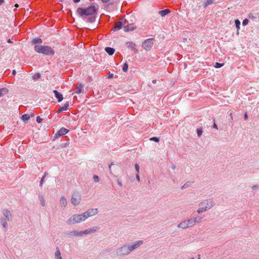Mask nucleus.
<instances>
[{"label":"nucleus","instance_id":"ea45409f","mask_svg":"<svg viewBox=\"0 0 259 259\" xmlns=\"http://www.w3.org/2000/svg\"><path fill=\"white\" fill-rule=\"evenodd\" d=\"M135 169H136V170L137 171V172L138 174L139 173V169H140V167H139V165L138 163H136L135 164Z\"/></svg>","mask_w":259,"mask_h":259},{"label":"nucleus","instance_id":"5fc2aeb1","mask_svg":"<svg viewBox=\"0 0 259 259\" xmlns=\"http://www.w3.org/2000/svg\"><path fill=\"white\" fill-rule=\"evenodd\" d=\"M247 118H248V117H247V114H245V115H244V119H245V120H247Z\"/></svg>","mask_w":259,"mask_h":259},{"label":"nucleus","instance_id":"2f4dec72","mask_svg":"<svg viewBox=\"0 0 259 259\" xmlns=\"http://www.w3.org/2000/svg\"><path fill=\"white\" fill-rule=\"evenodd\" d=\"M48 175V172H46L44 175V176L42 177V178L41 179V180L40 181V184H39V185L40 187L42 186L44 182V180H45V178H46V177Z\"/></svg>","mask_w":259,"mask_h":259},{"label":"nucleus","instance_id":"a878e982","mask_svg":"<svg viewBox=\"0 0 259 259\" xmlns=\"http://www.w3.org/2000/svg\"><path fill=\"white\" fill-rule=\"evenodd\" d=\"M32 42L33 44H41L42 42V40L40 38L36 37L32 39Z\"/></svg>","mask_w":259,"mask_h":259},{"label":"nucleus","instance_id":"a18cd8bd","mask_svg":"<svg viewBox=\"0 0 259 259\" xmlns=\"http://www.w3.org/2000/svg\"><path fill=\"white\" fill-rule=\"evenodd\" d=\"M113 165V163L112 162L109 165V170H110V173L111 174V175H113L112 174V172L111 171V166Z\"/></svg>","mask_w":259,"mask_h":259},{"label":"nucleus","instance_id":"a19ab883","mask_svg":"<svg viewBox=\"0 0 259 259\" xmlns=\"http://www.w3.org/2000/svg\"><path fill=\"white\" fill-rule=\"evenodd\" d=\"M248 22H249V21L247 19H245L243 20V21L242 22V25L243 26H245L248 23Z\"/></svg>","mask_w":259,"mask_h":259},{"label":"nucleus","instance_id":"dca6fc26","mask_svg":"<svg viewBox=\"0 0 259 259\" xmlns=\"http://www.w3.org/2000/svg\"><path fill=\"white\" fill-rule=\"evenodd\" d=\"M59 203L60 206L62 208L64 209L66 207L67 204V202L66 198L64 196H62L61 197Z\"/></svg>","mask_w":259,"mask_h":259},{"label":"nucleus","instance_id":"b1692460","mask_svg":"<svg viewBox=\"0 0 259 259\" xmlns=\"http://www.w3.org/2000/svg\"><path fill=\"white\" fill-rule=\"evenodd\" d=\"M55 259H62L59 248H57L56 249V251L55 253Z\"/></svg>","mask_w":259,"mask_h":259},{"label":"nucleus","instance_id":"412c9836","mask_svg":"<svg viewBox=\"0 0 259 259\" xmlns=\"http://www.w3.org/2000/svg\"><path fill=\"white\" fill-rule=\"evenodd\" d=\"M82 88H83V85L81 83L78 84L75 89V91L74 92V93L77 94L81 93L82 92Z\"/></svg>","mask_w":259,"mask_h":259},{"label":"nucleus","instance_id":"de8ad7c7","mask_svg":"<svg viewBox=\"0 0 259 259\" xmlns=\"http://www.w3.org/2000/svg\"><path fill=\"white\" fill-rule=\"evenodd\" d=\"M188 185H187V184H185L184 185H183V186H182L181 189H185L187 187H188Z\"/></svg>","mask_w":259,"mask_h":259},{"label":"nucleus","instance_id":"c756f323","mask_svg":"<svg viewBox=\"0 0 259 259\" xmlns=\"http://www.w3.org/2000/svg\"><path fill=\"white\" fill-rule=\"evenodd\" d=\"M39 199L40 201L41 206H44L45 205V201L41 195H39Z\"/></svg>","mask_w":259,"mask_h":259},{"label":"nucleus","instance_id":"c03bdc74","mask_svg":"<svg viewBox=\"0 0 259 259\" xmlns=\"http://www.w3.org/2000/svg\"><path fill=\"white\" fill-rule=\"evenodd\" d=\"M68 144V143H66L65 144H62L60 145V148H62L65 147L66 146V145Z\"/></svg>","mask_w":259,"mask_h":259},{"label":"nucleus","instance_id":"37998d69","mask_svg":"<svg viewBox=\"0 0 259 259\" xmlns=\"http://www.w3.org/2000/svg\"><path fill=\"white\" fill-rule=\"evenodd\" d=\"M113 77V74L112 73H109L108 74H107V77L109 79H111V78H112Z\"/></svg>","mask_w":259,"mask_h":259},{"label":"nucleus","instance_id":"58836bf2","mask_svg":"<svg viewBox=\"0 0 259 259\" xmlns=\"http://www.w3.org/2000/svg\"><path fill=\"white\" fill-rule=\"evenodd\" d=\"M93 179L95 182H99V178L97 175H94L93 177Z\"/></svg>","mask_w":259,"mask_h":259},{"label":"nucleus","instance_id":"0eeeda50","mask_svg":"<svg viewBox=\"0 0 259 259\" xmlns=\"http://www.w3.org/2000/svg\"><path fill=\"white\" fill-rule=\"evenodd\" d=\"M193 226H194V225H193L191 219H190L185 220V221L181 222L180 223H179L177 227L180 229H186L187 228L192 227Z\"/></svg>","mask_w":259,"mask_h":259},{"label":"nucleus","instance_id":"f3484780","mask_svg":"<svg viewBox=\"0 0 259 259\" xmlns=\"http://www.w3.org/2000/svg\"><path fill=\"white\" fill-rule=\"evenodd\" d=\"M123 30L125 32H127L131 30H134L136 28V26H134L133 24H127L126 25H124Z\"/></svg>","mask_w":259,"mask_h":259},{"label":"nucleus","instance_id":"4d7b16f0","mask_svg":"<svg viewBox=\"0 0 259 259\" xmlns=\"http://www.w3.org/2000/svg\"><path fill=\"white\" fill-rule=\"evenodd\" d=\"M7 42L8 43H12V41H11V40L10 39H9L7 41Z\"/></svg>","mask_w":259,"mask_h":259},{"label":"nucleus","instance_id":"2eb2a0df","mask_svg":"<svg viewBox=\"0 0 259 259\" xmlns=\"http://www.w3.org/2000/svg\"><path fill=\"white\" fill-rule=\"evenodd\" d=\"M98 230H99V228L98 227L94 226L91 228H89V229H85V230H84L83 231L84 233H83L84 235H87L88 234L96 233V232L98 231Z\"/></svg>","mask_w":259,"mask_h":259},{"label":"nucleus","instance_id":"052dcab7","mask_svg":"<svg viewBox=\"0 0 259 259\" xmlns=\"http://www.w3.org/2000/svg\"><path fill=\"white\" fill-rule=\"evenodd\" d=\"M15 7L17 8V7H18V6H18V4H16V5H15Z\"/></svg>","mask_w":259,"mask_h":259},{"label":"nucleus","instance_id":"4c0bfd02","mask_svg":"<svg viewBox=\"0 0 259 259\" xmlns=\"http://www.w3.org/2000/svg\"><path fill=\"white\" fill-rule=\"evenodd\" d=\"M197 136L199 137H200L202 135V129H198L197 131Z\"/></svg>","mask_w":259,"mask_h":259},{"label":"nucleus","instance_id":"603ef678","mask_svg":"<svg viewBox=\"0 0 259 259\" xmlns=\"http://www.w3.org/2000/svg\"><path fill=\"white\" fill-rule=\"evenodd\" d=\"M80 0H73L74 3H78L80 2Z\"/></svg>","mask_w":259,"mask_h":259},{"label":"nucleus","instance_id":"09e8293b","mask_svg":"<svg viewBox=\"0 0 259 259\" xmlns=\"http://www.w3.org/2000/svg\"><path fill=\"white\" fill-rule=\"evenodd\" d=\"M190 259H196L195 257H191ZM196 259H201V256H200V254H198L197 255V258Z\"/></svg>","mask_w":259,"mask_h":259},{"label":"nucleus","instance_id":"79ce46f5","mask_svg":"<svg viewBox=\"0 0 259 259\" xmlns=\"http://www.w3.org/2000/svg\"><path fill=\"white\" fill-rule=\"evenodd\" d=\"M42 119L41 118H40V116H37L36 117V121L37 123H40L42 122Z\"/></svg>","mask_w":259,"mask_h":259},{"label":"nucleus","instance_id":"c85d7f7f","mask_svg":"<svg viewBox=\"0 0 259 259\" xmlns=\"http://www.w3.org/2000/svg\"><path fill=\"white\" fill-rule=\"evenodd\" d=\"M30 118V116L28 114H24L22 115L21 119L24 121L28 120Z\"/></svg>","mask_w":259,"mask_h":259},{"label":"nucleus","instance_id":"f704fd0d","mask_svg":"<svg viewBox=\"0 0 259 259\" xmlns=\"http://www.w3.org/2000/svg\"><path fill=\"white\" fill-rule=\"evenodd\" d=\"M40 77V74L39 73H36L33 76V79L34 80H37Z\"/></svg>","mask_w":259,"mask_h":259},{"label":"nucleus","instance_id":"9d476101","mask_svg":"<svg viewBox=\"0 0 259 259\" xmlns=\"http://www.w3.org/2000/svg\"><path fill=\"white\" fill-rule=\"evenodd\" d=\"M69 132V130L64 128V127H61L58 132L55 135L53 141L56 140L58 139L59 137L64 135L66 134H67Z\"/></svg>","mask_w":259,"mask_h":259},{"label":"nucleus","instance_id":"cd10ccee","mask_svg":"<svg viewBox=\"0 0 259 259\" xmlns=\"http://www.w3.org/2000/svg\"><path fill=\"white\" fill-rule=\"evenodd\" d=\"M235 23L236 25V27L237 29V34H239V29H240V22L238 19H236L235 20Z\"/></svg>","mask_w":259,"mask_h":259},{"label":"nucleus","instance_id":"4be33fe9","mask_svg":"<svg viewBox=\"0 0 259 259\" xmlns=\"http://www.w3.org/2000/svg\"><path fill=\"white\" fill-rule=\"evenodd\" d=\"M105 50L109 55H112L115 52V49L111 47H106Z\"/></svg>","mask_w":259,"mask_h":259},{"label":"nucleus","instance_id":"9b49d317","mask_svg":"<svg viewBox=\"0 0 259 259\" xmlns=\"http://www.w3.org/2000/svg\"><path fill=\"white\" fill-rule=\"evenodd\" d=\"M83 231H79V230H73L70 231L67 233V235L69 237L71 236H76V237H82L84 236Z\"/></svg>","mask_w":259,"mask_h":259},{"label":"nucleus","instance_id":"aec40b11","mask_svg":"<svg viewBox=\"0 0 259 259\" xmlns=\"http://www.w3.org/2000/svg\"><path fill=\"white\" fill-rule=\"evenodd\" d=\"M202 219V217H201L200 216H197L196 217H194L193 218H191L190 219H191L193 225L194 226L196 223H201Z\"/></svg>","mask_w":259,"mask_h":259},{"label":"nucleus","instance_id":"bf43d9fd","mask_svg":"<svg viewBox=\"0 0 259 259\" xmlns=\"http://www.w3.org/2000/svg\"><path fill=\"white\" fill-rule=\"evenodd\" d=\"M156 81L155 80H152V82H153V83H156Z\"/></svg>","mask_w":259,"mask_h":259},{"label":"nucleus","instance_id":"6e6552de","mask_svg":"<svg viewBox=\"0 0 259 259\" xmlns=\"http://www.w3.org/2000/svg\"><path fill=\"white\" fill-rule=\"evenodd\" d=\"M153 45V39L148 38L146 39L142 44L143 48L146 51H149Z\"/></svg>","mask_w":259,"mask_h":259},{"label":"nucleus","instance_id":"49530a36","mask_svg":"<svg viewBox=\"0 0 259 259\" xmlns=\"http://www.w3.org/2000/svg\"><path fill=\"white\" fill-rule=\"evenodd\" d=\"M136 177L137 180L138 182H140V176L139 175V174L137 173Z\"/></svg>","mask_w":259,"mask_h":259},{"label":"nucleus","instance_id":"6ab92c4d","mask_svg":"<svg viewBox=\"0 0 259 259\" xmlns=\"http://www.w3.org/2000/svg\"><path fill=\"white\" fill-rule=\"evenodd\" d=\"M69 106V102H67L65 103L64 106H61L60 107V108L57 111V113L58 114H59L61 112H62L64 111H66L68 107Z\"/></svg>","mask_w":259,"mask_h":259},{"label":"nucleus","instance_id":"7c9ffc66","mask_svg":"<svg viewBox=\"0 0 259 259\" xmlns=\"http://www.w3.org/2000/svg\"><path fill=\"white\" fill-rule=\"evenodd\" d=\"M214 1L215 0H207L204 4V6L206 7L208 5L213 4L214 3Z\"/></svg>","mask_w":259,"mask_h":259},{"label":"nucleus","instance_id":"7ed1b4c3","mask_svg":"<svg viewBox=\"0 0 259 259\" xmlns=\"http://www.w3.org/2000/svg\"><path fill=\"white\" fill-rule=\"evenodd\" d=\"M215 205V202L212 199L204 200L199 203V208L197 210L198 214L210 209Z\"/></svg>","mask_w":259,"mask_h":259},{"label":"nucleus","instance_id":"e2e57ef3","mask_svg":"<svg viewBox=\"0 0 259 259\" xmlns=\"http://www.w3.org/2000/svg\"><path fill=\"white\" fill-rule=\"evenodd\" d=\"M230 116L232 117V114L231 113L230 114Z\"/></svg>","mask_w":259,"mask_h":259},{"label":"nucleus","instance_id":"a211bd4d","mask_svg":"<svg viewBox=\"0 0 259 259\" xmlns=\"http://www.w3.org/2000/svg\"><path fill=\"white\" fill-rule=\"evenodd\" d=\"M53 93L55 94V97L58 99L59 102H61L63 99V95L58 92L57 90H54Z\"/></svg>","mask_w":259,"mask_h":259},{"label":"nucleus","instance_id":"f8f14e48","mask_svg":"<svg viewBox=\"0 0 259 259\" xmlns=\"http://www.w3.org/2000/svg\"><path fill=\"white\" fill-rule=\"evenodd\" d=\"M125 22L126 20L123 19H122L120 21L116 22L113 30L116 31L120 29L125 24Z\"/></svg>","mask_w":259,"mask_h":259},{"label":"nucleus","instance_id":"5701e85b","mask_svg":"<svg viewBox=\"0 0 259 259\" xmlns=\"http://www.w3.org/2000/svg\"><path fill=\"white\" fill-rule=\"evenodd\" d=\"M7 220L5 219L4 218H1V222L2 226L3 227L6 229L7 231L8 230V224L7 223Z\"/></svg>","mask_w":259,"mask_h":259},{"label":"nucleus","instance_id":"393cba45","mask_svg":"<svg viewBox=\"0 0 259 259\" xmlns=\"http://www.w3.org/2000/svg\"><path fill=\"white\" fill-rule=\"evenodd\" d=\"M158 13L162 17H164L166 16L167 14L169 13L170 11L168 9H165L164 10L159 11Z\"/></svg>","mask_w":259,"mask_h":259},{"label":"nucleus","instance_id":"864d4df0","mask_svg":"<svg viewBox=\"0 0 259 259\" xmlns=\"http://www.w3.org/2000/svg\"><path fill=\"white\" fill-rule=\"evenodd\" d=\"M16 74V71L15 70H13V71H12V74L13 75H15V74Z\"/></svg>","mask_w":259,"mask_h":259},{"label":"nucleus","instance_id":"bb28decb","mask_svg":"<svg viewBox=\"0 0 259 259\" xmlns=\"http://www.w3.org/2000/svg\"><path fill=\"white\" fill-rule=\"evenodd\" d=\"M8 90L7 88H4L0 89V97L7 94Z\"/></svg>","mask_w":259,"mask_h":259},{"label":"nucleus","instance_id":"72a5a7b5","mask_svg":"<svg viewBox=\"0 0 259 259\" xmlns=\"http://www.w3.org/2000/svg\"><path fill=\"white\" fill-rule=\"evenodd\" d=\"M224 65V63H220L218 62H216L214 66L215 68H220V67H222Z\"/></svg>","mask_w":259,"mask_h":259},{"label":"nucleus","instance_id":"3c124183","mask_svg":"<svg viewBox=\"0 0 259 259\" xmlns=\"http://www.w3.org/2000/svg\"><path fill=\"white\" fill-rule=\"evenodd\" d=\"M117 182L118 184V185L120 187H122V183H121V182L120 181H119L118 180L117 181Z\"/></svg>","mask_w":259,"mask_h":259},{"label":"nucleus","instance_id":"1a4fd4ad","mask_svg":"<svg viewBox=\"0 0 259 259\" xmlns=\"http://www.w3.org/2000/svg\"><path fill=\"white\" fill-rule=\"evenodd\" d=\"M98 212L97 208H90L87 211L83 213L85 220L89 217L96 215Z\"/></svg>","mask_w":259,"mask_h":259},{"label":"nucleus","instance_id":"20e7f679","mask_svg":"<svg viewBox=\"0 0 259 259\" xmlns=\"http://www.w3.org/2000/svg\"><path fill=\"white\" fill-rule=\"evenodd\" d=\"M34 49L37 53L45 55L53 56L55 54L54 50L50 46L35 45Z\"/></svg>","mask_w":259,"mask_h":259},{"label":"nucleus","instance_id":"680f3d73","mask_svg":"<svg viewBox=\"0 0 259 259\" xmlns=\"http://www.w3.org/2000/svg\"><path fill=\"white\" fill-rule=\"evenodd\" d=\"M60 2H63L64 0H59Z\"/></svg>","mask_w":259,"mask_h":259},{"label":"nucleus","instance_id":"f03ea898","mask_svg":"<svg viewBox=\"0 0 259 259\" xmlns=\"http://www.w3.org/2000/svg\"><path fill=\"white\" fill-rule=\"evenodd\" d=\"M143 244V240H138L132 243H125L116 248L115 255L117 256H125L131 252L138 248Z\"/></svg>","mask_w":259,"mask_h":259},{"label":"nucleus","instance_id":"8fccbe9b","mask_svg":"<svg viewBox=\"0 0 259 259\" xmlns=\"http://www.w3.org/2000/svg\"><path fill=\"white\" fill-rule=\"evenodd\" d=\"M213 127L218 130V126H217V124L215 123V122H213Z\"/></svg>","mask_w":259,"mask_h":259},{"label":"nucleus","instance_id":"13d9d810","mask_svg":"<svg viewBox=\"0 0 259 259\" xmlns=\"http://www.w3.org/2000/svg\"><path fill=\"white\" fill-rule=\"evenodd\" d=\"M171 168L173 169H175L176 168V166L175 165H172L171 166Z\"/></svg>","mask_w":259,"mask_h":259},{"label":"nucleus","instance_id":"c9c22d12","mask_svg":"<svg viewBox=\"0 0 259 259\" xmlns=\"http://www.w3.org/2000/svg\"><path fill=\"white\" fill-rule=\"evenodd\" d=\"M150 141H153L156 142H158L159 141V139L158 137H154L150 139Z\"/></svg>","mask_w":259,"mask_h":259},{"label":"nucleus","instance_id":"f257e3e1","mask_svg":"<svg viewBox=\"0 0 259 259\" xmlns=\"http://www.w3.org/2000/svg\"><path fill=\"white\" fill-rule=\"evenodd\" d=\"M98 8L91 5L87 8L79 7L76 9V14L87 23H92L96 21Z\"/></svg>","mask_w":259,"mask_h":259},{"label":"nucleus","instance_id":"423d86ee","mask_svg":"<svg viewBox=\"0 0 259 259\" xmlns=\"http://www.w3.org/2000/svg\"><path fill=\"white\" fill-rule=\"evenodd\" d=\"M81 200V194L79 192L75 191L72 194L71 202L74 206L78 205Z\"/></svg>","mask_w":259,"mask_h":259},{"label":"nucleus","instance_id":"6e6d98bb","mask_svg":"<svg viewBox=\"0 0 259 259\" xmlns=\"http://www.w3.org/2000/svg\"><path fill=\"white\" fill-rule=\"evenodd\" d=\"M4 2V0H0V6Z\"/></svg>","mask_w":259,"mask_h":259},{"label":"nucleus","instance_id":"473e14b6","mask_svg":"<svg viewBox=\"0 0 259 259\" xmlns=\"http://www.w3.org/2000/svg\"><path fill=\"white\" fill-rule=\"evenodd\" d=\"M128 68V65L127 63H124L122 66V70L123 72H125L127 71Z\"/></svg>","mask_w":259,"mask_h":259},{"label":"nucleus","instance_id":"e433bc0d","mask_svg":"<svg viewBox=\"0 0 259 259\" xmlns=\"http://www.w3.org/2000/svg\"><path fill=\"white\" fill-rule=\"evenodd\" d=\"M259 189V185H254L252 186L251 189L252 191L257 190Z\"/></svg>","mask_w":259,"mask_h":259},{"label":"nucleus","instance_id":"4468645a","mask_svg":"<svg viewBox=\"0 0 259 259\" xmlns=\"http://www.w3.org/2000/svg\"><path fill=\"white\" fill-rule=\"evenodd\" d=\"M2 213L5 217V219L8 221H11L12 220V215L11 212L7 209H5L2 211Z\"/></svg>","mask_w":259,"mask_h":259},{"label":"nucleus","instance_id":"39448f33","mask_svg":"<svg viewBox=\"0 0 259 259\" xmlns=\"http://www.w3.org/2000/svg\"><path fill=\"white\" fill-rule=\"evenodd\" d=\"M85 220L83 213L81 214H75L72 215L68 219L67 223L70 225H73L76 224H79Z\"/></svg>","mask_w":259,"mask_h":259},{"label":"nucleus","instance_id":"ddd939ff","mask_svg":"<svg viewBox=\"0 0 259 259\" xmlns=\"http://www.w3.org/2000/svg\"><path fill=\"white\" fill-rule=\"evenodd\" d=\"M126 47L132 51H134L136 53H138V50L137 48V45L135 43L132 41H128L125 43Z\"/></svg>","mask_w":259,"mask_h":259}]
</instances>
